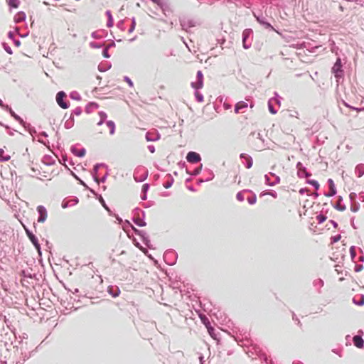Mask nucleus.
<instances>
[{"instance_id": "1a4fd4ad", "label": "nucleus", "mask_w": 364, "mask_h": 364, "mask_svg": "<svg viewBox=\"0 0 364 364\" xmlns=\"http://www.w3.org/2000/svg\"><path fill=\"white\" fill-rule=\"evenodd\" d=\"M106 15L108 18L107 26L111 27L113 25V19H112V16L111 11H106Z\"/></svg>"}, {"instance_id": "6ab92c4d", "label": "nucleus", "mask_w": 364, "mask_h": 364, "mask_svg": "<svg viewBox=\"0 0 364 364\" xmlns=\"http://www.w3.org/2000/svg\"><path fill=\"white\" fill-rule=\"evenodd\" d=\"M252 161L250 159L248 158V164H247V168H250L252 166Z\"/></svg>"}, {"instance_id": "412c9836", "label": "nucleus", "mask_w": 364, "mask_h": 364, "mask_svg": "<svg viewBox=\"0 0 364 364\" xmlns=\"http://www.w3.org/2000/svg\"><path fill=\"white\" fill-rule=\"evenodd\" d=\"M255 201H256V199H255H255H253V200H249V202H250V203H251V204L254 203Z\"/></svg>"}, {"instance_id": "f257e3e1", "label": "nucleus", "mask_w": 364, "mask_h": 364, "mask_svg": "<svg viewBox=\"0 0 364 364\" xmlns=\"http://www.w3.org/2000/svg\"><path fill=\"white\" fill-rule=\"evenodd\" d=\"M66 97L67 95L63 91L58 92L56 95V102L63 109H68L69 107V102L65 101Z\"/></svg>"}, {"instance_id": "b1692460", "label": "nucleus", "mask_w": 364, "mask_h": 364, "mask_svg": "<svg viewBox=\"0 0 364 364\" xmlns=\"http://www.w3.org/2000/svg\"><path fill=\"white\" fill-rule=\"evenodd\" d=\"M240 196V195L238 193V194H237V198H238V199L241 200V199H240V198H241V196Z\"/></svg>"}, {"instance_id": "4be33fe9", "label": "nucleus", "mask_w": 364, "mask_h": 364, "mask_svg": "<svg viewBox=\"0 0 364 364\" xmlns=\"http://www.w3.org/2000/svg\"><path fill=\"white\" fill-rule=\"evenodd\" d=\"M10 4H11V6H13L14 7H17V5H16V4H15V3H12L11 1H10Z\"/></svg>"}, {"instance_id": "7ed1b4c3", "label": "nucleus", "mask_w": 364, "mask_h": 364, "mask_svg": "<svg viewBox=\"0 0 364 364\" xmlns=\"http://www.w3.org/2000/svg\"><path fill=\"white\" fill-rule=\"evenodd\" d=\"M186 160L191 164H196L201 160V157L199 154L194 152V151H190L187 154L186 156Z\"/></svg>"}, {"instance_id": "a878e982", "label": "nucleus", "mask_w": 364, "mask_h": 364, "mask_svg": "<svg viewBox=\"0 0 364 364\" xmlns=\"http://www.w3.org/2000/svg\"><path fill=\"white\" fill-rule=\"evenodd\" d=\"M329 182L331 183V184H333V181L331 179L329 180Z\"/></svg>"}, {"instance_id": "ddd939ff", "label": "nucleus", "mask_w": 364, "mask_h": 364, "mask_svg": "<svg viewBox=\"0 0 364 364\" xmlns=\"http://www.w3.org/2000/svg\"><path fill=\"white\" fill-rule=\"evenodd\" d=\"M314 284L316 286H319L320 287H322L324 285V282H323V281L322 279H318L314 281Z\"/></svg>"}, {"instance_id": "dca6fc26", "label": "nucleus", "mask_w": 364, "mask_h": 364, "mask_svg": "<svg viewBox=\"0 0 364 364\" xmlns=\"http://www.w3.org/2000/svg\"><path fill=\"white\" fill-rule=\"evenodd\" d=\"M317 218L318 219V221H319L320 223H321V222H323V221L326 219V218H325L324 216H323V215H318V216L317 217Z\"/></svg>"}, {"instance_id": "2eb2a0df", "label": "nucleus", "mask_w": 364, "mask_h": 364, "mask_svg": "<svg viewBox=\"0 0 364 364\" xmlns=\"http://www.w3.org/2000/svg\"><path fill=\"white\" fill-rule=\"evenodd\" d=\"M344 105H345L346 107H349L350 109H351L356 110L358 112L360 111V109L353 107H351V106L348 105L346 102H344Z\"/></svg>"}, {"instance_id": "c85d7f7f", "label": "nucleus", "mask_w": 364, "mask_h": 364, "mask_svg": "<svg viewBox=\"0 0 364 364\" xmlns=\"http://www.w3.org/2000/svg\"><path fill=\"white\" fill-rule=\"evenodd\" d=\"M332 194H333V195L336 194V191H333Z\"/></svg>"}, {"instance_id": "cd10ccee", "label": "nucleus", "mask_w": 364, "mask_h": 364, "mask_svg": "<svg viewBox=\"0 0 364 364\" xmlns=\"http://www.w3.org/2000/svg\"><path fill=\"white\" fill-rule=\"evenodd\" d=\"M241 157H242V158L245 157V154H241Z\"/></svg>"}, {"instance_id": "20e7f679", "label": "nucleus", "mask_w": 364, "mask_h": 364, "mask_svg": "<svg viewBox=\"0 0 364 364\" xmlns=\"http://www.w3.org/2000/svg\"><path fill=\"white\" fill-rule=\"evenodd\" d=\"M37 210H38V212L39 213V217H38V222L43 223L46 220V218H47V211H46V209L43 206L39 205L37 208Z\"/></svg>"}, {"instance_id": "4468645a", "label": "nucleus", "mask_w": 364, "mask_h": 364, "mask_svg": "<svg viewBox=\"0 0 364 364\" xmlns=\"http://www.w3.org/2000/svg\"><path fill=\"white\" fill-rule=\"evenodd\" d=\"M311 185H313L316 189L318 188L319 184L316 181H311L309 182Z\"/></svg>"}, {"instance_id": "423d86ee", "label": "nucleus", "mask_w": 364, "mask_h": 364, "mask_svg": "<svg viewBox=\"0 0 364 364\" xmlns=\"http://www.w3.org/2000/svg\"><path fill=\"white\" fill-rule=\"evenodd\" d=\"M354 345L358 348H363V338L359 336H355L353 338Z\"/></svg>"}, {"instance_id": "5701e85b", "label": "nucleus", "mask_w": 364, "mask_h": 364, "mask_svg": "<svg viewBox=\"0 0 364 364\" xmlns=\"http://www.w3.org/2000/svg\"><path fill=\"white\" fill-rule=\"evenodd\" d=\"M240 196V195L238 193V194H237V198H238V199L241 200V199H240V198H241V196Z\"/></svg>"}, {"instance_id": "a211bd4d", "label": "nucleus", "mask_w": 364, "mask_h": 364, "mask_svg": "<svg viewBox=\"0 0 364 364\" xmlns=\"http://www.w3.org/2000/svg\"><path fill=\"white\" fill-rule=\"evenodd\" d=\"M5 50H6L9 54H12V51H11V48H9V47H8V48H5Z\"/></svg>"}, {"instance_id": "393cba45", "label": "nucleus", "mask_w": 364, "mask_h": 364, "mask_svg": "<svg viewBox=\"0 0 364 364\" xmlns=\"http://www.w3.org/2000/svg\"><path fill=\"white\" fill-rule=\"evenodd\" d=\"M128 83H129L131 86H132V82L128 81Z\"/></svg>"}, {"instance_id": "6e6552de", "label": "nucleus", "mask_w": 364, "mask_h": 364, "mask_svg": "<svg viewBox=\"0 0 364 364\" xmlns=\"http://www.w3.org/2000/svg\"><path fill=\"white\" fill-rule=\"evenodd\" d=\"M252 33V31L250 29H246L242 33V42H243V47L247 49V47L245 45V42L247 39L248 38L249 36Z\"/></svg>"}, {"instance_id": "0eeeda50", "label": "nucleus", "mask_w": 364, "mask_h": 364, "mask_svg": "<svg viewBox=\"0 0 364 364\" xmlns=\"http://www.w3.org/2000/svg\"><path fill=\"white\" fill-rule=\"evenodd\" d=\"M247 103H246L245 102H243V101H240L236 104V105L235 107V112L239 113L240 110H241L242 109H244V108H247Z\"/></svg>"}, {"instance_id": "aec40b11", "label": "nucleus", "mask_w": 364, "mask_h": 364, "mask_svg": "<svg viewBox=\"0 0 364 364\" xmlns=\"http://www.w3.org/2000/svg\"><path fill=\"white\" fill-rule=\"evenodd\" d=\"M15 45H16V46H19L21 45V42H20L19 41H15Z\"/></svg>"}, {"instance_id": "bb28decb", "label": "nucleus", "mask_w": 364, "mask_h": 364, "mask_svg": "<svg viewBox=\"0 0 364 364\" xmlns=\"http://www.w3.org/2000/svg\"><path fill=\"white\" fill-rule=\"evenodd\" d=\"M270 111H271L272 113H274V114L275 113V112H274V111H273V109H270Z\"/></svg>"}, {"instance_id": "f8f14e48", "label": "nucleus", "mask_w": 364, "mask_h": 364, "mask_svg": "<svg viewBox=\"0 0 364 364\" xmlns=\"http://www.w3.org/2000/svg\"><path fill=\"white\" fill-rule=\"evenodd\" d=\"M353 301L358 306H363L364 304V295H360V299L358 301H356L355 298H354Z\"/></svg>"}, {"instance_id": "9b49d317", "label": "nucleus", "mask_w": 364, "mask_h": 364, "mask_svg": "<svg viewBox=\"0 0 364 364\" xmlns=\"http://www.w3.org/2000/svg\"><path fill=\"white\" fill-rule=\"evenodd\" d=\"M4 151L2 149H0V161H9L10 159V156L6 155L5 156Z\"/></svg>"}, {"instance_id": "f03ea898", "label": "nucleus", "mask_w": 364, "mask_h": 364, "mask_svg": "<svg viewBox=\"0 0 364 364\" xmlns=\"http://www.w3.org/2000/svg\"><path fill=\"white\" fill-rule=\"evenodd\" d=\"M25 228L26 233L28 237L29 238L31 242L33 243V245H34V247H36L37 251L40 252L41 246H40V244L38 243V239L28 229H27L26 228Z\"/></svg>"}, {"instance_id": "9d476101", "label": "nucleus", "mask_w": 364, "mask_h": 364, "mask_svg": "<svg viewBox=\"0 0 364 364\" xmlns=\"http://www.w3.org/2000/svg\"><path fill=\"white\" fill-rule=\"evenodd\" d=\"M107 126L108 127V128L109 129V134H113L114 133V130H115V124H114V122L112 121H109L107 122Z\"/></svg>"}, {"instance_id": "f3484780", "label": "nucleus", "mask_w": 364, "mask_h": 364, "mask_svg": "<svg viewBox=\"0 0 364 364\" xmlns=\"http://www.w3.org/2000/svg\"><path fill=\"white\" fill-rule=\"evenodd\" d=\"M154 4H156L157 5L161 4V0H151Z\"/></svg>"}, {"instance_id": "39448f33", "label": "nucleus", "mask_w": 364, "mask_h": 364, "mask_svg": "<svg viewBox=\"0 0 364 364\" xmlns=\"http://www.w3.org/2000/svg\"><path fill=\"white\" fill-rule=\"evenodd\" d=\"M203 73L201 71H198L197 73V78H198V80H197V82H192V86L195 88V89H199V88H201L202 86H203Z\"/></svg>"}]
</instances>
